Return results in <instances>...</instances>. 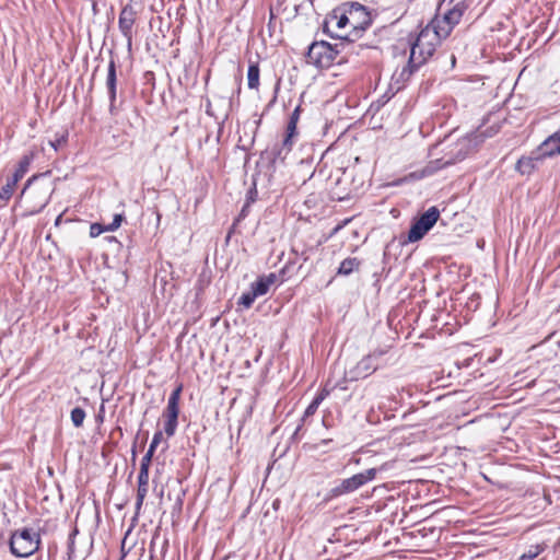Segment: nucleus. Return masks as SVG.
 <instances>
[{
  "instance_id": "obj_1",
  "label": "nucleus",
  "mask_w": 560,
  "mask_h": 560,
  "mask_svg": "<svg viewBox=\"0 0 560 560\" xmlns=\"http://www.w3.org/2000/svg\"><path fill=\"white\" fill-rule=\"evenodd\" d=\"M328 36L338 39V42L335 44L325 40L312 43L305 56L307 63L316 68H329L337 60L338 55L354 51L353 38H350L349 35L329 33Z\"/></svg>"
},
{
  "instance_id": "obj_2",
  "label": "nucleus",
  "mask_w": 560,
  "mask_h": 560,
  "mask_svg": "<svg viewBox=\"0 0 560 560\" xmlns=\"http://www.w3.org/2000/svg\"><path fill=\"white\" fill-rule=\"evenodd\" d=\"M431 30L425 26L420 31L413 40H410V56L407 66H405L399 78L407 81L411 74L424 65L434 54L436 46L441 43Z\"/></svg>"
},
{
  "instance_id": "obj_3",
  "label": "nucleus",
  "mask_w": 560,
  "mask_h": 560,
  "mask_svg": "<svg viewBox=\"0 0 560 560\" xmlns=\"http://www.w3.org/2000/svg\"><path fill=\"white\" fill-rule=\"evenodd\" d=\"M395 462H387L378 467H372L364 471L358 472L349 478L341 479L329 490V498L335 499L342 495H347L361 489L369 482L375 480L377 474L386 471L393 468Z\"/></svg>"
},
{
  "instance_id": "obj_4",
  "label": "nucleus",
  "mask_w": 560,
  "mask_h": 560,
  "mask_svg": "<svg viewBox=\"0 0 560 560\" xmlns=\"http://www.w3.org/2000/svg\"><path fill=\"white\" fill-rule=\"evenodd\" d=\"M40 546V535L33 528L24 527L13 532L9 539L10 551L18 558L34 555Z\"/></svg>"
},
{
  "instance_id": "obj_5",
  "label": "nucleus",
  "mask_w": 560,
  "mask_h": 560,
  "mask_svg": "<svg viewBox=\"0 0 560 560\" xmlns=\"http://www.w3.org/2000/svg\"><path fill=\"white\" fill-rule=\"evenodd\" d=\"M468 7L469 4L466 1H458L451 9H447L442 16H436L429 26L440 39H445L460 22Z\"/></svg>"
},
{
  "instance_id": "obj_6",
  "label": "nucleus",
  "mask_w": 560,
  "mask_h": 560,
  "mask_svg": "<svg viewBox=\"0 0 560 560\" xmlns=\"http://www.w3.org/2000/svg\"><path fill=\"white\" fill-rule=\"evenodd\" d=\"M346 7L348 8V14L351 18L352 26V30L346 35H349L354 42L371 26L372 18L366 8L359 2H348L346 3Z\"/></svg>"
},
{
  "instance_id": "obj_7",
  "label": "nucleus",
  "mask_w": 560,
  "mask_h": 560,
  "mask_svg": "<svg viewBox=\"0 0 560 560\" xmlns=\"http://www.w3.org/2000/svg\"><path fill=\"white\" fill-rule=\"evenodd\" d=\"M34 158H35L34 151H30L28 153L24 154L21 158L15 172L13 173V175L10 178H8L5 185L2 186L0 189V207H4L7 205V202L10 200V198L13 195L16 184L27 173L28 167H30L31 163L33 162Z\"/></svg>"
},
{
  "instance_id": "obj_8",
  "label": "nucleus",
  "mask_w": 560,
  "mask_h": 560,
  "mask_svg": "<svg viewBox=\"0 0 560 560\" xmlns=\"http://www.w3.org/2000/svg\"><path fill=\"white\" fill-rule=\"evenodd\" d=\"M382 354L383 352L378 351L363 357L353 368L345 371V381L355 382L373 374L378 368V359Z\"/></svg>"
},
{
  "instance_id": "obj_9",
  "label": "nucleus",
  "mask_w": 560,
  "mask_h": 560,
  "mask_svg": "<svg viewBox=\"0 0 560 560\" xmlns=\"http://www.w3.org/2000/svg\"><path fill=\"white\" fill-rule=\"evenodd\" d=\"M183 390V385L179 384L168 396L167 406L163 411L164 432L168 438H172L178 425L179 415V400Z\"/></svg>"
},
{
  "instance_id": "obj_10",
  "label": "nucleus",
  "mask_w": 560,
  "mask_h": 560,
  "mask_svg": "<svg viewBox=\"0 0 560 560\" xmlns=\"http://www.w3.org/2000/svg\"><path fill=\"white\" fill-rule=\"evenodd\" d=\"M439 218V209L436 207L429 208L411 224L408 241L411 243L420 241L434 226Z\"/></svg>"
},
{
  "instance_id": "obj_11",
  "label": "nucleus",
  "mask_w": 560,
  "mask_h": 560,
  "mask_svg": "<svg viewBox=\"0 0 560 560\" xmlns=\"http://www.w3.org/2000/svg\"><path fill=\"white\" fill-rule=\"evenodd\" d=\"M456 147H459L458 150H456V152H454L452 150L445 156H443L441 159H435V160L429 162L421 170L420 177L430 176V175L434 174L435 172H438V171H440V170H442L444 167L453 165L456 162L463 161L466 158V155H467V151L464 150L465 143H457Z\"/></svg>"
},
{
  "instance_id": "obj_12",
  "label": "nucleus",
  "mask_w": 560,
  "mask_h": 560,
  "mask_svg": "<svg viewBox=\"0 0 560 560\" xmlns=\"http://www.w3.org/2000/svg\"><path fill=\"white\" fill-rule=\"evenodd\" d=\"M136 23V11L133 10L132 5L126 4L118 18V28L122 36L126 39L127 49L128 51H131L132 49V28Z\"/></svg>"
},
{
  "instance_id": "obj_13",
  "label": "nucleus",
  "mask_w": 560,
  "mask_h": 560,
  "mask_svg": "<svg viewBox=\"0 0 560 560\" xmlns=\"http://www.w3.org/2000/svg\"><path fill=\"white\" fill-rule=\"evenodd\" d=\"M106 90L109 101V114L116 116L119 112L117 105V67L114 58H110L106 75Z\"/></svg>"
},
{
  "instance_id": "obj_14",
  "label": "nucleus",
  "mask_w": 560,
  "mask_h": 560,
  "mask_svg": "<svg viewBox=\"0 0 560 560\" xmlns=\"http://www.w3.org/2000/svg\"><path fill=\"white\" fill-rule=\"evenodd\" d=\"M331 24H335L338 30L345 28L348 24L351 25V18L348 14V8L346 7V3L342 8L335 9L332 13L325 20L323 25V32L325 34L329 35V33H335L331 31Z\"/></svg>"
},
{
  "instance_id": "obj_15",
  "label": "nucleus",
  "mask_w": 560,
  "mask_h": 560,
  "mask_svg": "<svg viewBox=\"0 0 560 560\" xmlns=\"http://www.w3.org/2000/svg\"><path fill=\"white\" fill-rule=\"evenodd\" d=\"M301 114V106H296L294 110L290 115V119L287 126V136L282 141V148L278 150L277 152L272 151L271 154L273 155V161L279 156L282 152V150L290 151L291 150V139L293 136L296 135V125L300 119Z\"/></svg>"
},
{
  "instance_id": "obj_16",
  "label": "nucleus",
  "mask_w": 560,
  "mask_h": 560,
  "mask_svg": "<svg viewBox=\"0 0 560 560\" xmlns=\"http://www.w3.org/2000/svg\"><path fill=\"white\" fill-rule=\"evenodd\" d=\"M544 160L545 158L540 156V148L538 147L529 156L518 159L515 168L522 175H530Z\"/></svg>"
},
{
  "instance_id": "obj_17",
  "label": "nucleus",
  "mask_w": 560,
  "mask_h": 560,
  "mask_svg": "<svg viewBox=\"0 0 560 560\" xmlns=\"http://www.w3.org/2000/svg\"><path fill=\"white\" fill-rule=\"evenodd\" d=\"M149 486V475L139 474L138 475V489H137V499H136V508L140 509L143 504V500L148 493Z\"/></svg>"
},
{
  "instance_id": "obj_18",
  "label": "nucleus",
  "mask_w": 560,
  "mask_h": 560,
  "mask_svg": "<svg viewBox=\"0 0 560 560\" xmlns=\"http://www.w3.org/2000/svg\"><path fill=\"white\" fill-rule=\"evenodd\" d=\"M259 65L250 62L247 70V85L250 90H257L259 86Z\"/></svg>"
},
{
  "instance_id": "obj_19",
  "label": "nucleus",
  "mask_w": 560,
  "mask_h": 560,
  "mask_svg": "<svg viewBox=\"0 0 560 560\" xmlns=\"http://www.w3.org/2000/svg\"><path fill=\"white\" fill-rule=\"evenodd\" d=\"M360 266V260L357 257H348L343 259L338 268V275L349 276Z\"/></svg>"
},
{
  "instance_id": "obj_20",
  "label": "nucleus",
  "mask_w": 560,
  "mask_h": 560,
  "mask_svg": "<svg viewBox=\"0 0 560 560\" xmlns=\"http://www.w3.org/2000/svg\"><path fill=\"white\" fill-rule=\"evenodd\" d=\"M545 550L544 545H533L528 548L526 552H524L517 560H534Z\"/></svg>"
},
{
  "instance_id": "obj_21",
  "label": "nucleus",
  "mask_w": 560,
  "mask_h": 560,
  "mask_svg": "<svg viewBox=\"0 0 560 560\" xmlns=\"http://www.w3.org/2000/svg\"><path fill=\"white\" fill-rule=\"evenodd\" d=\"M85 411L81 407H75L71 410V421L75 428H80L85 419Z\"/></svg>"
},
{
  "instance_id": "obj_22",
  "label": "nucleus",
  "mask_w": 560,
  "mask_h": 560,
  "mask_svg": "<svg viewBox=\"0 0 560 560\" xmlns=\"http://www.w3.org/2000/svg\"><path fill=\"white\" fill-rule=\"evenodd\" d=\"M79 530L77 527H74L68 537V546H67V556L68 560H74L75 555V536L78 535Z\"/></svg>"
},
{
  "instance_id": "obj_23",
  "label": "nucleus",
  "mask_w": 560,
  "mask_h": 560,
  "mask_svg": "<svg viewBox=\"0 0 560 560\" xmlns=\"http://www.w3.org/2000/svg\"><path fill=\"white\" fill-rule=\"evenodd\" d=\"M269 285L259 277L255 282L250 284V289L257 296L265 295L269 291Z\"/></svg>"
},
{
  "instance_id": "obj_24",
  "label": "nucleus",
  "mask_w": 560,
  "mask_h": 560,
  "mask_svg": "<svg viewBox=\"0 0 560 560\" xmlns=\"http://www.w3.org/2000/svg\"><path fill=\"white\" fill-rule=\"evenodd\" d=\"M256 298H258L255 292L250 289L247 292H244L238 299V305L244 306L245 308H249L255 302Z\"/></svg>"
},
{
  "instance_id": "obj_25",
  "label": "nucleus",
  "mask_w": 560,
  "mask_h": 560,
  "mask_svg": "<svg viewBox=\"0 0 560 560\" xmlns=\"http://www.w3.org/2000/svg\"><path fill=\"white\" fill-rule=\"evenodd\" d=\"M555 149H548L544 147V141L540 143V156L552 158L555 155H560V142H555Z\"/></svg>"
},
{
  "instance_id": "obj_26",
  "label": "nucleus",
  "mask_w": 560,
  "mask_h": 560,
  "mask_svg": "<svg viewBox=\"0 0 560 560\" xmlns=\"http://www.w3.org/2000/svg\"><path fill=\"white\" fill-rule=\"evenodd\" d=\"M320 404H322V398H313V400L311 401V404L306 407V409L304 411L302 421H304L306 418L313 416L317 411Z\"/></svg>"
},
{
  "instance_id": "obj_27",
  "label": "nucleus",
  "mask_w": 560,
  "mask_h": 560,
  "mask_svg": "<svg viewBox=\"0 0 560 560\" xmlns=\"http://www.w3.org/2000/svg\"><path fill=\"white\" fill-rule=\"evenodd\" d=\"M296 261L290 259L284 267L280 270L279 276L281 277V282L285 280L287 277L291 276L292 270L295 268Z\"/></svg>"
},
{
  "instance_id": "obj_28",
  "label": "nucleus",
  "mask_w": 560,
  "mask_h": 560,
  "mask_svg": "<svg viewBox=\"0 0 560 560\" xmlns=\"http://www.w3.org/2000/svg\"><path fill=\"white\" fill-rule=\"evenodd\" d=\"M152 457H153V455L149 454L148 452L144 454V456L141 458L139 474L149 475V468H150Z\"/></svg>"
},
{
  "instance_id": "obj_29",
  "label": "nucleus",
  "mask_w": 560,
  "mask_h": 560,
  "mask_svg": "<svg viewBox=\"0 0 560 560\" xmlns=\"http://www.w3.org/2000/svg\"><path fill=\"white\" fill-rule=\"evenodd\" d=\"M105 231H107L105 229V225H103L101 223H92L91 226H90V236L91 237H96V236L101 235Z\"/></svg>"
},
{
  "instance_id": "obj_30",
  "label": "nucleus",
  "mask_w": 560,
  "mask_h": 560,
  "mask_svg": "<svg viewBox=\"0 0 560 560\" xmlns=\"http://www.w3.org/2000/svg\"><path fill=\"white\" fill-rule=\"evenodd\" d=\"M122 219H124L122 214H115L114 219H113V222L109 223L108 225H105V229L107 231H115V230H117L120 226V224L122 222Z\"/></svg>"
},
{
  "instance_id": "obj_31",
  "label": "nucleus",
  "mask_w": 560,
  "mask_h": 560,
  "mask_svg": "<svg viewBox=\"0 0 560 560\" xmlns=\"http://www.w3.org/2000/svg\"><path fill=\"white\" fill-rule=\"evenodd\" d=\"M555 142H560V128L544 140V147L548 148L550 143L552 144Z\"/></svg>"
},
{
  "instance_id": "obj_32",
  "label": "nucleus",
  "mask_w": 560,
  "mask_h": 560,
  "mask_svg": "<svg viewBox=\"0 0 560 560\" xmlns=\"http://www.w3.org/2000/svg\"><path fill=\"white\" fill-rule=\"evenodd\" d=\"M66 141H67V137H66V136H61V137H59V138H57V139H55V140L49 141V145H50L55 151H57V150H58V148H59L60 145H62L63 143H66Z\"/></svg>"
},
{
  "instance_id": "obj_33",
  "label": "nucleus",
  "mask_w": 560,
  "mask_h": 560,
  "mask_svg": "<svg viewBox=\"0 0 560 560\" xmlns=\"http://www.w3.org/2000/svg\"><path fill=\"white\" fill-rule=\"evenodd\" d=\"M163 439V432L162 431H156L154 434H153V438H152V441H151V445L158 447V445L161 443Z\"/></svg>"
},
{
  "instance_id": "obj_34",
  "label": "nucleus",
  "mask_w": 560,
  "mask_h": 560,
  "mask_svg": "<svg viewBox=\"0 0 560 560\" xmlns=\"http://www.w3.org/2000/svg\"><path fill=\"white\" fill-rule=\"evenodd\" d=\"M261 278L269 287H271L277 281L278 276L276 273H269L267 276H262Z\"/></svg>"
},
{
  "instance_id": "obj_35",
  "label": "nucleus",
  "mask_w": 560,
  "mask_h": 560,
  "mask_svg": "<svg viewBox=\"0 0 560 560\" xmlns=\"http://www.w3.org/2000/svg\"><path fill=\"white\" fill-rule=\"evenodd\" d=\"M48 198H46L37 208L33 209L30 214H36L40 212L48 203Z\"/></svg>"
},
{
  "instance_id": "obj_36",
  "label": "nucleus",
  "mask_w": 560,
  "mask_h": 560,
  "mask_svg": "<svg viewBox=\"0 0 560 560\" xmlns=\"http://www.w3.org/2000/svg\"><path fill=\"white\" fill-rule=\"evenodd\" d=\"M206 114L210 117H214V113L212 110V105H211V101L208 98L206 101Z\"/></svg>"
},
{
  "instance_id": "obj_37",
  "label": "nucleus",
  "mask_w": 560,
  "mask_h": 560,
  "mask_svg": "<svg viewBox=\"0 0 560 560\" xmlns=\"http://www.w3.org/2000/svg\"><path fill=\"white\" fill-rule=\"evenodd\" d=\"M332 443V440L331 439H323L320 440L316 445H315V448H320L323 446H327L329 444Z\"/></svg>"
},
{
  "instance_id": "obj_38",
  "label": "nucleus",
  "mask_w": 560,
  "mask_h": 560,
  "mask_svg": "<svg viewBox=\"0 0 560 560\" xmlns=\"http://www.w3.org/2000/svg\"><path fill=\"white\" fill-rule=\"evenodd\" d=\"M329 395V390L323 388L314 398H322V401Z\"/></svg>"
},
{
  "instance_id": "obj_39",
  "label": "nucleus",
  "mask_w": 560,
  "mask_h": 560,
  "mask_svg": "<svg viewBox=\"0 0 560 560\" xmlns=\"http://www.w3.org/2000/svg\"><path fill=\"white\" fill-rule=\"evenodd\" d=\"M36 178H37V176H36V175H34V176H32L31 178H28V179H27V182H26V184H25V186H24V188H23V190H22V194H24V192H25V190L28 188V186H30V185H31V184H32Z\"/></svg>"
},
{
  "instance_id": "obj_40",
  "label": "nucleus",
  "mask_w": 560,
  "mask_h": 560,
  "mask_svg": "<svg viewBox=\"0 0 560 560\" xmlns=\"http://www.w3.org/2000/svg\"><path fill=\"white\" fill-rule=\"evenodd\" d=\"M155 450H156V447L150 444V445H149V448H148V451H147V452H148L149 454H151V455H154Z\"/></svg>"
},
{
  "instance_id": "obj_41",
  "label": "nucleus",
  "mask_w": 560,
  "mask_h": 560,
  "mask_svg": "<svg viewBox=\"0 0 560 560\" xmlns=\"http://www.w3.org/2000/svg\"><path fill=\"white\" fill-rule=\"evenodd\" d=\"M4 542V533L2 530V528H0V546H2Z\"/></svg>"
},
{
  "instance_id": "obj_42",
  "label": "nucleus",
  "mask_w": 560,
  "mask_h": 560,
  "mask_svg": "<svg viewBox=\"0 0 560 560\" xmlns=\"http://www.w3.org/2000/svg\"><path fill=\"white\" fill-rule=\"evenodd\" d=\"M301 429V425L296 427V430H295V433L294 434H298V432L300 431Z\"/></svg>"
},
{
  "instance_id": "obj_43",
  "label": "nucleus",
  "mask_w": 560,
  "mask_h": 560,
  "mask_svg": "<svg viewBox=\"0 0 560 560\" xmlns=\"http://www.w3.org/2000/svg\"><path fill=\"white\" fill-rule=\"evenodd\" d=\"M548 149H555V144H551V143H550V144L548 145Z\"/></svg>"
}]
</instances>
